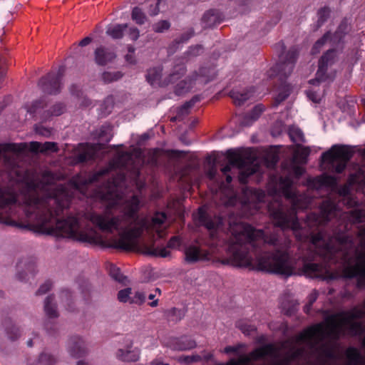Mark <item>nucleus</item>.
Returning <instances> with one entry per match:
<instances>
[{"instance_id": "f257e3e1", "label": "nucleus", "mask_w": 365, "mask_h": 365, "mask_svg": "<svg viewBox=\"0 0 365 365\" xmlns=\"http://www.w3.org/2000/svg\"><path fill=\"white\" fill-rule=\"evenodd\" d=\"M133 168V175L137 180L140 170L134 165L130 153L123 151L110 160L105 167L88 176L78 174L71 180V185L83 195L108 202L101 213L92 212L87 218L99 230L108 234L118 232L119 237L104 240L95 235L79 231V219L68 215L65 219L58 217L68 209L72 200L70 191L63 185L53 187L49 181L53 180L51 171H45L41 180L27 181L21 190L20 195L15 192V227L34 231L41 234L76 238L81 242L99 244L105 247L132 250L133 242L145 230L160 228L166 221L165 212H155L150 220L140 218V199L134 195L126 200L118 214L113 210L118 205L117 187L125 180L126 176L120 173L116 178L108 179L102 185L89 193L88 188L115 169Z\"/></svg>"}, {"instance_id": "f03ea898", "label": "nucleus", "mask_w": 365, "mask_h": 365, "mask_svg": "<svg viewBox=\"0 0 365 365\" xmlns=\"http://www.w3.org/2000/svg\"><path fill=\"white\" fill-rule=\"evenodd\" d=\"M198 220L210 232L212 245H227L223 264L249 267L286 277L294 273L289 249L292 240L277 232H265L239 222L233 215H212L198 209Z\"/></svg>"}, {"instance_id": "7ed1b4c3", "label": "nucleus", "mask_w": 365, "mask_h": 365, "mask_svg": "<svg viewBox=\"0 0 365 365\" xmlns=\"http://www.w3.org/2000/svg\"><path fill=\"white\" fill-rule=\"evenodd\" d=\"M279 182L282 195L290 200L292 206L288 207L279 200L269 203L268 212L274 227L282 231L292 230L297 241L311 243L329 258L337 251L335 242L342 246L354 245L353 237L348 233V223H339L332 235L319 227L336 217L338 206L334 200L330 198L324 200L319 205V214H308L302 225L299 221L297 210L308 207L307 199L292 190L293 181L289 177H281Z\"/></svg>"}, {"instance_id": "20e7f679", "label": "nucleus", "mask_w": 365, "mask_h": 365, "mask_svg": "<svg viewBox=\"0 0 365 365\" xmlns=\"http://www.w3.org/2000/svg\"><path fill=\"white\" fill-rule=\"evenodd\" d=\"M217 75L215 66H201L198 71H195L185 79L180 81L175 87L177 96L189 92L196 84L205 85L212 81Z\"/></svg>"}, {"instance_id": "39448f33", "label": "nucleus", "mask_w": 365, "mask_h": 365, "mask_svg": "<svg viewBox=\"0 0 365 365\" xmlns=\"http://www.w3.org/2000/svg\"><path fill=\"white\" fill-rule=\"evenodd\" d=\"M354 153V151L351 146L336 144L332 145L330 150L322 153V160L331 164L334 171L340 174L346 169Z\"/></svg>"}, {"instance_id": "423d86ee", "label": "nucleus", "mask_w": 365, "mask_h": 365, "mask_svg": "<svg viewBox=\"0 0 365 365\" xmlns=\"http://www.w3.org/2000/svg\"><path fill=\"white\" fill-rule=\"evenodd\" d=\"M337 57V51L335 48H331L327 51L318 62V69L316 73V78L310 80L309 83L314 85L315 81L331 82L334 80L336 72L329 68L335 63Z\"/></svg>"}, {"instance_id": "0eeeda50", "label": "nucleus", "mask_w": 365, "mask_h": 365, "mask_svg": "<svg viewBox=\"0 0 365 365\" xmlns=\"http://www.w3.org/2000/svg\"><path fill=\"white\" fill-rule=\"evenodd\" d=\"M319 255L316 251H309L303 258L302 270L304 273L312 278L327 279L331 278V274L327 265L322 263L312 262Z\"/></svg>"}, {"instance_id": "6e6552de", "label": "nucleus", "mask_w": 365, "mask_h": 365, "mask_svg": "<svg viewBox=\"0 0 365 365\" xmlns=\"http://www.w3.org/2000/svg\"><path fill=\"white\" fill-rule=\"evenodd\" d=\"M266 194L262 190L246 189L243 192L242 208L245 216L249 217L260 209V203L264 201Z\"/></svg>"}, {"instance_id": "1a4fd4ad", "label": "nucleus", "mask_w": 365, "mask_h": 365, "mask_svg": "<svg viewBox=\"0 0 365 365\" xmlns=\"http://www.w3.org/2000/svg\"><path fill=\"white\" fill-rule=\"evenodd\" d=\"M299 56L296 48H291L285 55L279 56V61L272 68V75L279 76L281 79L287 78L293 71Z\"/></svg>"}, {"instance_id": "9d476101", "label": "nucleus", "mask_w": 365, "mask_h": 365, "mask_svg": "<svg viewBox=\"0 0 365 365\" xmlns=\"http://www.w3.org/2000/svg\"><path fill=\"white\" fill-rule=\"evenodd\" d=\"M65 66H60L56 72H50L43 76L38 81L41 91L47 94L56 95L61 92L62 79L64 76Z\"/></svg>"}, {"instance_id": "9b49d317", "label": "nucleus", "mask_w": 365, "mask_h": 365, "mask_svg": "<svg viewBox=\"0 0 365 365\" xmlns=\"http://www.w3.org/2000/svg\"><path fill=\"white\" fill-rule=\"evenodd\" d=\"M344 277L347 279H356V287L365 288V252H359L356 262L347 266L344 270Z\"/></svg>"}, {"instance_id": "f8f14e48", "label": "nucleus", "mask_w": 365, "mask_h": 365, "mask_svg": "<svg viewBox=\"0 0 365 365\" xmlns=\"http://www.w3.org/2000/svg\"><path fill=\"white\" fill-rule=\"evenodd\" d=\"M364 316H365V311L357 307H354L349 312H342L331 316L329 320L332 324L331 333L334 335L336 339H338L339 334L337 322L340 324H349L354 319H361Z\"/></svg>"}, {"instance_id": "ddd939ff", "label": "nucleus", "mask_w": 365, "mask_h": 365, "mask_svg": "<svg viewBox=\"0 0 365 365\" xmlns=\"http://www.w3.org/2000/svg\"><path fill=\"white\" fill-rule=\"evenodd\" d=\"M277 352V349L273 344H267L255 349L249 355L241 356L237 361L239 365H249L252 361H257L267 356H274Z\"/></svg>"}, {"instance_id": "4468645a", "label": "nucleus", "mask_w": 365, "mask_h": 365, "mask_svg": "<svg viewBox=\"0 0 365 365\" xmlns=\"http://www.w3.org/2000/svg\"><path fill=\"white\" fill-rule=\"evenodd\" d=\"M44 311L49 319L44 324V329L48 335L54 336L56 333V325L51 321L58 317L56 304L53 295L48 296L44 302Z\"/></svg>"}, {"instance_id": "2eb2a0df", "label": "nucleus", "mask_w": 365, "mask_h": 365, "mask_svg": "<svg viewBox=\"0 0 365 365\" xmlns=\"http://www.w3.org/2000/svg\"><path fill=\"white\" fill-rule=\"evenodd\" d=\"M185 261L188 263H195L199 261L210 259V252L200 246L191 245L185 250Z\"/></svg>"}, {"instance_id": "dca6fc26", "label": "nucleus", "mask_w": 365, "mask_h": 365, "mask_svg": "<svg viewBox=\"0 0 365 365\" xmlns=\"http://www.w3.org/2000/svg\"><path fill=\"white\" fill-rule=\"evenodd\" d=\"M324 336V327L317 324L308 327L297 336V341L302 342H312L320 340Z\"/></svg>"}, {"instance_id": "f3484780", "label": "nucleus", "mask_w": 365, "mask_h": 365, "mask_svg": "<svg viewBox=\"0 0 365 365\" xmlns=\"http://www.w3.org/2000/svg\"><path fill=\"white\" fill-rule=\"evenodd\" d=\"M67 349L70 355L75 358L83 357L87 353L85 342L78 336H73L68 339Z\"/></svg>"}, {"instance_id": "a211bd4d", "label": "nucleus", "mask_w": 365, "mask_h": 365, "mask_svg": "<svg viewBox=\"0 0 365 365\" xmlns=\"http://www.w3.org/2000/svg\"><path fill=\"white\" fill-rule=\"evenodd\" d=\"M187 72L185 61L182 57L178 58L174 61V65L171 73L165 78L164 84L169 85L174 83L181 78Z\"/></svg>"}, {"instance_id": "6ab92c4d", "label": "nucleus", "mask_w": 365, "mask_h": 365, "mask_svg": "<svg viewBox=\"0 0 365 365\" xmlns=\"http://www.w3.org/2000/svg\"><path fill=\"white\" fill-rule=\"evenodd\" d=\"M16 277L19 281H26L28 273L34 275L36 272V263L33 259H21L16 265Z\"/></svg>"}, {"instance_id": "aec40b11", "label": "nucleus", "mask_w": 365, "mask_h": 365, "mask_svg": "<svg viewBox=\"0 0 365 365\" xmlns=\"http://www.w3.org/2000/svg\"><path fill=\"white\" fill-rule=\"evenodd\" d=\"M163 71V67L161 65L148 69L145 75L147 82L152 86H158L163 87L168 86V84H164L165 83V78L162 80Z\"/></svg>"}, {"instance_id": "412c9836", "label": "nucleus", "mask_w": 365, "mask_h": 365, "mask_svg": "<svg viewBox=\"0 0 365 365\" xmlns=\"http://www.w3.org/2000/svg\"><path fill=\"white\" fill-rule=\"evenodd\" d=\"M255 91L253 88L242 90L232 89L230 91V97L232 99L235 106H240L247 101L253 97Z\"/></svg>"}, {"instance_id": "4be33fe9", "label": "nucleus", "mask_w": 365, "mask_h": 365, "mask_svg": "<svg viewBox=\"0 0 365 365\" xmlns=\"http://www.w3.org/2000/svg\"><path fill=\"white\" fill-rule=\"evenodd\" d=\"M195 346L196 342L187 336L174 338L169 342V347L174 351H186Z\"/></svg>"}, {"instance_id": "5701e85b", "label": "nucleus", "mask_w": 365, "mask_h": 365, "mask_svg": "<svg viewBox=\"0 0 365 365\" xmlns=\"http://www.w3.org/2000/svg\"><path fill=\"white\" fill-rule=\"evenodd\" d=\"M309 184L315 189H320L323 187H331L336 185V178L334 176L324 173L311 179Z\"/></svg>"}, {"instance_id": "b1692460", "label": "nucleus", "mask_w": 365, "mask_h": 365, "mask_svg": "<svg viewBox=\"0 0 365 365\" xmlns=\"http://www.w3.org/2000/svg\"><path fill=\"white\" fill-rule=\"evenodd\" d=\"M29 150L32 153H57L58 151V144L55 142H45L43 143L32 141L29 143Z\"/></svg>"}, {"instance_id": "393cba45", "label": "nucleus", "mask_w": 365, "mask_h": 365, "mask_svg": "<svg viewBox=\"0 0 365 365\" xmlns=\"http://www.w3.org/2000/svg\"><path fill=\"white\" fill-rule=\"evenodd\" d=\"M115 53L108 48L100 46L95 51V61L99 66H105L115 58Z\"/></svg>"}, {"instance_id": "a878e982", "label": "nucleus", "mask_w": 365, "mask_h": 365, "mask_svg": "<svg viewBox=\"0 0 365 365\" xmlns=\"http://www.w3.org/2000/svg\"><path fill=\"white\" fill-rule=\"evenodd\" d=\"M265 107L262 104L256 105L250 112L243 115L240 124L242 126H250L257 120L264 111Z\"/></svg>"}, {"instance_id": "bb28decb", "label": "nucleus", "mask_w": 365, "mask_h": 365, "mask_svg": "<svg viewBox=\"0 0 365 365\" xmlns=\"http://www.w3.org/2000/svg\"><path fill=\"white\" fill-rule=\"evenodd\" d=\"M297 150L294 153L292 162L294 164H306L311 150L309 147L297 145Z\"/></svg>"}, {"instance_id": "cd10ccee", "label": "nucleus", "mask_w": 365, "mask_h": 365, "mask_svg": "<svg viewBox=\"0 0 365 365\" xmlns=\"http://www.w3.org/2000/svg\"><path fill=\"white\" fill-rule=\"evenodd\" d=\"M345 355L348 361V365H363V356L357 348L354 346L347 348Z\"/></svg>"}, {"instance_id": "c85d7f7f", "label": "nucleus", "mask_w": 365, "mask_h": 365, "mask_svg": "<svg viewBox=\"0 0 365 365\" xmlns=\"http://www.w3.org/2000/svg\"><path fill=\"white\" fill-rule=\"evenodd\" d=\"M195 31L192 28L189 29L186 32L182 34L180 36L175 39L168 46V51L169 53H173L179 48V45L185 43L194 36Z\"/></svg>"}, {"instance_id": "c756f323", "label": "nucleus", "mask_w": 365, "mask_h": 365, "mask_svg": "<svg viewBox=\"0 0 365 365\" xmlns=\"http://www.w3.org/2000/svg\"><path fill=\"white\" fill-rule=\"evenodd\" d=\"M202 21L205 24V27H212L221 22L219 12L215 9H210L206 11L202 18Z\"/></svg>"}, {"instance_id": "7c9ffc66", "label": "nucleus", "mask_w": 365, "mask_h": 365, "mask_svg": "<svg viewBox=\"0 0 365 365\" xmlns=\"http://www.w3.org/2000/svg\"><path fill=\"white\" fill-rule=\"evenodd\" d=\"M127 28V24L110 25L107 28L106 34L113 39H120Z\"/></svg>"}, {"instance_id": "2f4dec72", "label": "nucleus", "mask_w": 365, "mask_h": 365, "mask_svg": "<svg viewBox=\"0 0 365 365\" xmlns=\"http://www.w3.org/2000/svg\"><path fill=\"white\" fill-rule=\"evenodd\" d=\"M117 357L123 361H136L139 359L138 351H129L119 349L117 352Z\"/></svg>"}, {"instance_id": "473e14b6", "label": "nucleus", "mask_w": 365, "mask_h": 365, "mask_svg": "<svg viewBox=\"0 0 365 365\" xmlns=\"http://www.w3.org/2000/svg\"><path fill=\"white\" fill-rule=\"evenodd\" d=\"M107 269L108 271L109 275L114 280L120 283H124L125 281L126 280V277H125L121 273L120 268L115 266V264L112 263L108 264L107 265Z\"/></svg>"}, {"instance_id": "72a5a7b5", "label": "nucleus", "mask_w": 365, "mask_h": 365, "mask_svg": "<svg viewBox=\"0 0 365 365\" xmlns=\"http://www.w3.org/2000/svg\"><path fill=\"white\" fill-rule=\"evenodd\" d=\"M4 325L5 326L6 332L9 339L15 341L19 337L20 331L19 328L12 324L10 319H6L4 322Z\"/></svg>"}, {"instance_id": "f704fd0d", "label": "nucleus", "mask_w": 365, "mask_h": 365, "mask_svg": "<svg viewBox=\"0 0 365 365\" xmlns=\"http://www.w3.org/2000/svg\"><path fill=\"white\" fill-rule=\"evenodd\" d=\"M95 151L91 147L87 146L83 150L76 155V159L78 163H86L94 160Z\"/></svg>"}, {"instance_id": "c9c22d12", "label": "nucleus", "mask_w": 365, "mask_h": 365, "mask_svg": "<svg viewBox=\"0 0 365 365\" xmlns=\"http://www.w3.org/2000/svg\"><path fill=\"white\" fill-rule=\"evenodd\" d=\"M47 102L44 97L34 101L32 103L27 107V112L31 115H36L41 109L46 107Z\"/></svg>"}, {"instance_id": "e433bc0d", "label": "nucleus", "mask_w": 365, "mask_h": 365, "mask_svg": "<svg viewBox=\"0 0 365 365\" xmlns=\"http://www.w3.org/2000/svg\"><path fill=\"white\" fill-rule=\"evenodd\" d=\"M206 161L209 166L206 171V175L210 180H213L215 178L217 173L216 167L217 160L215 158L208 156L206 158Z\"/></svg>"}, {"instance_id": "4c0bfd02", "label": "nucleus", "mask_w": 365, "mask_h": 365, "mask_svg": "<svg viewBox=\"0 0 365 365\" xmlns=\"http://www.w3.org/2000/svg\"><path fill=\"white\" fill-rule=\"evenodd\" d=\"M331 33L330 31L326 32L319 39H318L314 44L312 48V54L319 53L322 47L329 41L331 39Z\"/></svg>"}, {"instance_id": "58836bf2", "label": "nucleus", "mask_w": 365, "mask_h": 365, "mask_svg": "<svg viewBox=\"0 0 365 365\" xmlns=\"http://www.w3.org/2000/svg\"><path fill=\"white\" fill-rule=\"evenodd\" d=\"M330 15V9L328 6H324L319 9L317 12V21L316 29H319L328 20Z\"/></svg>"}, {"instance_id": "ea45409f", "label": "nucleus", "mask_w": 365, "mask_h": 365, "mask_svg": "<svg viewBox=\"0 0 365 365\" xmlns=\"http://www.w3.org/2000/svg\"><path fill=\"white\" fill-rule=\"evenodd\" d=\"M200 98L198 96H193L189 101L185 102L181 107L178 108V115H187L189 114V110L194 106V105L200 101Z\"/></svg>"}, {"instance_id": "a19ab883", "label": "nucleus", "mask_w": 365, "mask_h": 365, "mask_svg": "<svg viewBox=\"0 0 365 365\" xmlns=\"http://www.w3.org/2000/svg\"><path fill=\"white\" fill-rule=\"evenodd\" d=\"M65 110V106L61 103L54 104L49 110L45 112V115L43 118L46 119L52 115L58 116L63 113Z\"/></svg>"}, {"instance_id": "79ce46f5", "label": "nucleus", "mask_w": 365, "mask_h": 365, "mask_svg": "<svg viewBox=\"0 0 365 365\" xmlns=\"http://www.w3.org/2000/svg\"><path fill=\"white\" fill-rule=\"evenodd\" d=\"M56 361V357L47 351H43L38 357L40 365H53Z\"/></svg>"}, {"instance_id": "37998d69", "label": "nucleus", "mask_w": 365, "mask_h": 365, "mask_svg": "<svg viewBox=\"0 0 365 365\" xmlns=\"http://www.w3.org/2000/svg\"><path fill=\"white\" fill-rule=\"evenodd\" d=\"M132 19L139 25H143L146 21V16L143 12L142 9L138 6H135L132 10L131 14Z\"/></svg>"}, {"instance_id": "c03bdc74", "label": "nucleus", "mask_w": 365, "mask_h": 365, "mask_svg": "<svg viewBox=\"0 0 365 365\" xmlns=\"http://www.w3.org/2000/svg\"><path fill=\"white\" fill-rule=\"evenodd\" d=\"M289 136L293 143L304 141V133L298 128L293 127V128H289Z\"/></svg>"}, {"instance_id": "a18cd8bd", "label": "nucleus", "mask_w": 365, "mask_h": 365, "mask_svg": "<svg viewBox=\"0 0 365 365\" xmlns=\"http://www.w3.org/2000/svg\"><path fill=\"white\" fill-rule=\"evenodd\" d=\"M349 324V329L354 335L361 336L365 333V325L360 322L351 321Z\"/></svg>"}, {"instance_id": "49530a36", "label": "nucleus", "mask_w": 365, "mask_h": 365, "mask_svg": "<svg viewBox=\"0 0 365 365\" xmlns=\"http://www.w3.org/2000/svg\"><path fill=\"white\" fill-rule=\"evenodd\" d=\"M123 77V73L120 71L115 72H104L102 74V79L106 83H109L116 81Z\"/></svg>"}, {"instance_id": "de8ad7c7", "label": "nucleus", "mask_w": 365, "mask_h": 365, "mask_svg": "<svg viewBox=\"0 0 365 365\" xmlns=\"http://www.w3.org/2000/svg\"><path fill=\"white\" fill-rule=\"evenodd\" d=\"M227 155L229 163L232 165H241L243 163V159L242 156L232 150H227Z\"/></svg>"}, {"instance_id": "09e8293b", "label": "nucleus", "mask_w": 365, "mask_h": 365, "mask_svg": "<svg viewBox=\"0 0 365 365\" xmlns=\"http://www.w3.org/2000/svg\"><path fill=\"white\" fill-rule=\"evenodd\" d=\"M349 31V26L346 20L341 21L336 31L334 34V37L341 40Z\"/></svg>"}, {"instance_id": "8fccbe9b", "label": "nucleus", "mask_w": 365, "mask_h": 365, "mask_svg": "<svg viewBox=\"0 0 365 365\" xmlns=\"http://www.w3.org/2000/svg\"><path fill=\"white\" fill-rule=\"evenodd\" d=\"M289 88L287 86H284L275 97L274 106H277L282 102L284 101L289 97Z\"/></svg>"}, {"instance_id": "3c124183", "label": "nucleus", "mask_w": 365, "mask_h": 365, "mask_svg": "<svg viewBox=\"0 0 365 365\" xmlns=\"http://www.w3.org/2000/svg\"><path fill=\"white\" fill-rule=\"evenodd\" d=\"M236 327L240 329L242 333L247 335H249L256 331L255 325L249 324L243 321H238L236 323Z\"/></svg>"}, {"instance_id": "603ef678", "label": "nucleus", "mask_w": 365, "mask_h": 365, "mask_svg": "<svg viewBox=\"0 0 365 365\" xmlns=\"http://www.w3.org/2000/svg\"><path fill=\"white\" fill-rule=\"evenodd\" d=\"M170 28V23L167 20H161L153 25V30L155 33H163Z\"/></svg>"}, {"instance_id": "864d4df0", "label": "nucleus", "mask_w": 365, "mask_h": 365, "mask_svg": "<svg viewBox=\"0 0 365 365\" xmlns=\"http://www.w3.org/2000/svg\"><path fill=\"white\" fill-rule=\"evenodd\" d=\"M131 294V288H125V289H121L118 292V299L119 302H123V303H125V302H129L130 303V300L131 299V297H130Z\"/></svg>"}, {"instance_id": "5fc2aeb1", "label": "nucleus", "mask_w": 365, "mask_h": 365, "mask_svg": "<svg viewBox=\"0 0 365 365\" xmlns=\"http://www.w3.org/2000/svg\"><path fill=\"white\" fill-rule=\"evenodd\" d=\"M149 253L155 257H168L170 255V252L167 247L153 248Z\"/></svg>"}, {"instance_id": "6e6d98bb", "label": "nucleus", "mask_w": 365, "mask_h": 365, "mask_svg": "<svg viewBox=\"0 0 365 365\" xmlns=\"http://www.w3.org/2000/svg\"><path fill=\"white\" fill-rule=\"evenodd\" d=\"M256 172V168H247L246 170L240 172L239 175V181L242 184H246L247 182L248 178L253 175Z\"/></svg>"}, {"instance_id": "4d7b16f0", "label": "nucleus", "mask_w": 365, "mask_h": 365, "mask_svg": "<svg viewBox=\"0 0 365 365\" xmlns=\"http://www.w3.org/2000/svg\"><path fill=\"white\" fill-rule=\"evenodd\" d=\"M146 294L145 292H136L130 300V304H142L145 302Z\"/></svg>"}, {"instance_id": "13d9d810", "label": "nucleus", "mask_w": 365, "mask_h": 365, "mask_svg": "<svg viewBox=\"0 0 365 365\" xmlns=\"http://www.w3.org/2000/svg\"><path fill=\"white\" fill-rule=\"evenodd\" d=\"M182 240L179 236H173L168 242L167 247L171 249L179 248L181 245Z\"/></svg>"}, {"instance_id": "bf43d9fd", "label": "nucleus", "mask_w": 365, "mask_h": 365, "mask_svg": "<svg viewBox=\"0 0 365 365\" xmlns=\"http://www.w3.org/2000/svg\"><path fill=\"white\" fill-rule=\"evenodd\" d=\"M51 287H52L51 281L47 280L43 284L41 285V287L36 291V295L44 294L51 289Z\"/></svg>"}, {"instance_id": "052dcab7", "label": "nucleus", "mask_w": 365, "mask_h": 365, "mask_svg": "<svg viewBox=\"0 0 365 365\" xmlns=\"http://www.w3.org/2000/svg\"><path fill=\"white\" fill-rule=\"evenodd\" d=\"M322 353L327 359H336V355L334 350L332 348L323 346L322 348Z\"/></svg>"}, {"instance_id": "680f3d73", "label": "nucleus", "mask_w": 365, "mask_h": 365, "mask_svg": "<svg viewBox=\"0 0 365 365\" xmlns=\"http://www.w3.org/2000/svg\"><path fill=\"white\" fill-rule=\"evenodd\" d=\"M128 35L130 40L135 41L140 36V31L136 27H130L129 29Z\"/></svg>"}, {"instance_id": "e2e57ef3", "label": "nucleus", "mask_w": 365, "mask_h": 365, "mask_svg": "<svg viewBox=\"0 0 365 365\" xmlns=\"http://www.w3.org/2000/svg\"><path fill=\"white\" fill-rule=\"evenodd\" d=\"M303 354V349H296L294 350L290 355L285 359V361H289V364L291 361L295 360L300 357Z\"/></svg>"}, {"instance_id": "0e129e2a", "label": "nucleus", "mask_w": 365, "mask_h": 365, "mask_svg": "<svg viewBox=\"0 0 365 365\" xmlns=\"http://www.w3.org/2000/svg\"><path fill=\"white\" fill-rule=\"evenodd\" d=\"M160 1L161 0H158L154 6L150 5V9L148 10V13L151 16H156L160 12L159 4Z\"/></svg>"}, {"instance_id": "69168bd1", "label": "nucleus", "mask_w": 365, "mask_h": 365, "mask_svg": "<svg viewBox=\"0 0 365 365\" xmlns=\"http://www.w3.org/2000/svg\"><path fill=\"white\" fill-rule=\"evenodd\" d=\"M319 293L317 290H313L308 296L307 299L309 307H312L313 304L317 301Z\"/></svg>"}, {"instance_id": "338daca9", "label": "nucleus", "mask_w": 365, "mask_h": 365, "mask_svg": "<svg viewBox=\"0 0 365 365\" xmlns=\"http://www.w3.org/2000/svg\"><path fill=\"white\" fill-rule=\"evenodd\" d=\"M241 347V344L237 346H227L224 349V352L225 354L237 353Z\"/></svg>"}, {"instance_id": "774afa93", "label": "nucleus", "mask_w": 365, "mask_h": 365, "mask_svg": "<svg viewBox=\"0 0 365 365\" xmlns=\"http://www.w3.org/2000/svg\"><path fill=\"white\" fill-rule=\"evenodd\" d=\"M202 47L200 45H197L195 46L190 47L187 53L192 54V55H199L200 52L202 51Z\"/></svg>"}]
</instances>
